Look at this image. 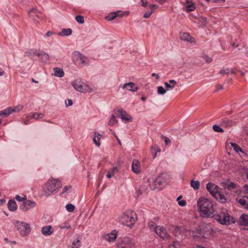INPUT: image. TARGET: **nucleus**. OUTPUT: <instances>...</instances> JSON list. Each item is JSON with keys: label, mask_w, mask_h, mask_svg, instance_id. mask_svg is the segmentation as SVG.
I'll list each match as a JSON object with an SVG mask.
<instances>
[{"label": "nucleus", "mask_w": 248, "mask_h": 248, "mask_svg": "<svg viewBox=\"0 0 248 248\" xmlns=\"http://www.w3.org/2000/svg\"><path fill=\"white\" fill-rule=\"evenodd\" d=\"M197 206L203 217H214L221 224L229 225L231 222H234L233 218L225 210H222L220 213L214 214L213 204L207 198L200 197L197 202Z\"/></svg>", "instance_id": "obj_1"}, {"label": "nucleus", "mask_w": 248, "mask_h": 248, "mask_svg": "<svg viewBox=\"0 0 248 248\" xmlns=\"http://www.w3.org/2000/svg\"><path fill=\"white\" fill-rule=\"evenodd\" d=\"M62 186V183L59 179L51 178L43 187L44 195L47 197L50 193Z\"/></svg>", "instance_id": "obj_2"}, {"label": "nucleus", "mask_w": 248, "mask_h": 248, "mask_svg": "<svg viewBox=\"0 0 248 248\" xmlns=\"http://www.w3.org/2000/svg\"><path fill=\"white\" fill-rule=\"evenodd\" d=\"M134 216L137 217L136 214L132 211L129 210L125 213H123L121 215V219L123 224L132 228L135 223Z\"/></svg>", "instance_id": "obj_3"}, {"label": "nucleus", "mask_w": 248, "mask_h": 248, "mask_svg": "<svg viewBox=\"0 0 248 248\" xmlns=\"http://www.w3.org/2000/svg\"><path fill=\"white\" fill-rule=\"evenodd\" d=\"M72 85L75 90L81 93H91L93 91L88 85L77 80L73 81Z\"/></svg>", "instance_id": "obj_4"}, {"label": "nucleus", "mask_w": 248, "mask_h": 248, "mask_svg": "<svg viewBox=\"0 0 248 248\" xmlns=\"http://www.w3.org/2000/svg\"><path fill=\"white\" fill-rule=\"evenodd\" d=\"M17 229L22 236L28 235L31 232V228L29 224L22 222L17 221L16 223Z\"/></svg>", "instance_id": "obj_5"}, {"label": "nucleus", "mask_w": 248, "mask_h": 248, "mask_svg": "<svg viewBox=\"0 0 248 248\" xmlns=\"http://www.w3.org/2000/svg\"><path fill=\"white\" fill-rule=\"evenodd\" d=\"M189 234L192 235L194 238H203L204 237V232L202 230V228L198 226L195 230H191L189 231Z\"/></svg>", "instance_id": "obj_6"}, {"label": "nucleus", "mask_w": 248, "mask_h": 248, "mask_svg": "<svg viewBox=\"0 0 248 248\" xmlns=\"http://www.w3.org/2000/svg\"><path fill=\"white\" fill-rule=\"evenodd\" d=\"M117 116L121 117V119L123 120L128 121L131 122L132 121V117L127 114L126 112L123 109H119L116 112Z\"/></svg>", "instance_id": "obj_7"}, {"label": "nucleus", "mask_w": 248, "mask_h": 248, "mask_svg": "<svg viewBox=\"0 0 248 248\" xmlns=\"http://www.w3.org/2000/svg\"><path fill=\"white\" fill-rule=\"evenodd\" d=\"M184 232V229L178 226L175 227L173 230V233L175 236L177 237L179 240H183L185 237V235L183 234Z\"/></svg>", "instance_id": "obj_8"}, {"label": "nucleus", "mask_w": 248, "mask_h": 248, "mask_svg": "<svg viewBox=\"0 0 248 248\" xmlns=\"http://www.w3.org/2000/svg\"><path fill=\"white\" fill-rule=\"evenodd\" d=\"M134 246V242L132 240L128 237H125L123 240L120 248H133Z\"/></svg>", "instance_id": "obj_9"}, {"label": "nucleus", "mask_w": 248, "mask_h": 248, "mask_svg": "<svg viewBox=\"0 0 248 248\" xmlns=\"http://www.w3.org/2000/svg\"><path fill=\"white\" fill-rule=\"evenodd\" d=\"M206 188L213 196L218 191V187L212 183H208L206 185Z\"/></svg>", "instance_id": "obj_10"}, {"label": "nucleus", "mask_w": 248, "mask_h": 248, "mask_svg": "<svg viewBox=\"0 0 248 248\" xmlns=\"http://www.w3.org/2000/svg\"><path fill=\"white\" fill-rule=\"evenodd\" d=\"M221 185H222V186L224 187L225 189H228L230 190L235 189L236 187V185L235 184L230 181L228 179L222 182L221 183Z\"/></svg>", "instance_id": "obj_11"}, {"label": "nucleus", "mask_w": 248, "mask_h": 248, "mask_svg": "<svg viewBox=\"0 0 248 248\" xmlns=\"http://www.w3.org/2000/svg\"><path fill=\"white\" fill-rule=\"evenodd\" d=\"M155 231L156 233L161 237L165 238L168 235L166 229L163 227H156Z\"/></svg>", "instance_id": "obj_12"}, {"label": "nucleus", "mask_w": 248, "mask_h": 248, "mask_svg": "<svg viewBox=\"0 0 248 248\" xmlns=\"http://www.w3.org/2000/svg\"><path fill=\"white\" fill-rule=\"evenodd\" d=\"M73 55L75 58H76L78 60L81 61V63L83 64H87L88 62L87 61V58L83 54L80 53L78 51H75Z\"/></svg>", "instance_id": "obj_13"}, {"label": "nucleus", "mask_w": 248, "mask_h": 248, "mask_svg": "<svg viewBox=\"0 0 248 248\" xmlns=\"http://www.w3.org/2000/svg\"><path fill=\"white\" fill-rule=\"evenodd\" d=\"M117 237V232L115 230L113 231L110 233L106 235L105 238L108 242L114 241Z\"/></svg>", "instance_id": "obj_14"}, {"label": "nucleus", "mask_w": 248, "mask_h": 248, "mask_svg": "<svg viewBox=\"0 0 248 248\" xmlns=\"http://www.w3.org/2000/svg\"><path fill=\"white\" fill-rule=\"evenodd\" d=\"M127 88V89L129 91L132 92H136L138 90V87L136 86L134 82H130L128 83H125L123 87V89L125 88Z\"/></svg>", "instance_id": "obj_15"}, {"label": "nucleus", "mask_w": 248, "mask_h": 248, "mask_svg": "<svg viewBox=\"0 0 248 248\" xmlns=\"http://www.w3.org/2000/svg\"><path fill=\"white\" fill-rule=\"evenodd\" d=\"M53 232V230L51 226H46L42 229V233L45 235H49Z\"/></svg>", "instance_id": "obj_16"}, {"label": "nucleus", "mask_w": 248, "mask_h": 248, "mask_svg": "<svg viewBox=\"0 0 248 248\" xmlns=\"http://www.w3.org/2000/svg\"><path fill=\"white\" fill-rule=\"evenodd\" d=\"M36 56L40 57H41V60L44 62H46L49 60V56L48 54L42 51L40 53H37Z\"/></svg>", "instance_id": "obj_17"}, {"label": "nucleus", "mask_w": 248, "mask_h": 248, "mask_svg": "<svg viewBox=\"0 0 248 248\" xmlns=\"http://www.w3.org/2000/svg\"><path fill=\"white\" fill-rule=\"evenodd\" d=\"M195 5L194 2L189 0H186V11L190 12L194 10L195 9Z\"/></svg>", "instance_id": "obj_18"}, {"label": "nucleus", "mask_w": 248, "mask_h": 248, "mask_svg": "<svg viewBox=\"0 0 248 248\" xmlns=\"http://www.w3.org/2000/svg\"><path fill=\"white\" fill-rule=\"evenodd\" d=\"M54 75L56 77L62 78L64 76V73L63 69L59 67H55L53 68Z\"/></svg>", "instance_id": "obj_19"}, {"label": "nucleus", "mask_w": 248, "mask_h": 248, "mask_svg": "<svg viewBox=\"0 0 248 248\" xmlns=\"http://www.w3.org/2000/svg\"><path fill=\"white\" fill-rule=\"evenodd\" d=\"M167 175V173H161V175H159L155 178V180L154 181V182L155 183L156 185L158 184V185H161L164 182V177H166Z\"/></svg>", "instance_id": "obj_20"}, {"label": "nucleus", "mask_w": 248, "mask_h": 248, "mask_svg": "<svg viewBox=\"0 0 248 248\" xmlns=\"http://www.w3.org/2000/svg\"><path fill=\"white\" fill-rule=\"evenodd\" d=\"M213 197L221 203H225L226 202V199L225 196L221 194L218 191L215 194Z\"/></svg>", "instance_id": "obj_21"}, {"label": "nucleus", "mask_w": 248, "mask_h": 248, "mask_svg": "<svg viewBox=\"0 0 248 248\" xmlns=\"http://www.w3.org/2000/svg\"><path fill=\"white\" fill-rule=\"evenodd\" d=\"M240 223L241 225L248 227V215L243 214L240 218Z\"/></svg>", "instance_id": "obj_22"}, {"label": "nucleus", "mask_w": 248, "mask_h": 248, "mask_svg": "<svg viewBox=\"0 0 248 248\" xmlns=\"http://www.w3.org/2000/svg\"><path fill=\"white\" fill-rule=\"evenodd\" d=\"M8 207L9 209L12 211H14L16 210V204L14 200H11L9 201L8 203Z\"/></svg>", "instance_id": "obj_23"}, {"label": "nucleus", "mask_w": 248, "mask_h": 248, "mask_svg": "<svg viewBox=\"0 0 248 248\" xmlns=\"http://www.w3.org/2000/svg\"><path fill=\"white\" fill-rule=\"evenodd\" d=\"M140 163L137 159L133 160L132 164V170H139L140 169Z\"/></svg>", "instance_id": "obj_24"}, {"label": "nucleus", "mask_w": 248, "mask_h": 248, "mask_svg": "<svg viewBox=\"0 0 248 248\" xmlns=\"http://www.w3.org/2000/svg\"><path fill=\"white\" fill-rule=\"evenodd\" d=\"M120 12L119 11H116L115 12L111 13L108 14V16H106V19L108 21H111L114 19L117 16H118V13Z\"/></svg>", "instance_id": "obj_25"}, {"label": "nucleus", "mask_w": 248, "mask_h": 248, "mask_svg": "<svg viewBox=\"0 0 248 248\" xmlns=\"http://www.w3.org/2000/svg\"><path fill=\"white\" fill-rule=\"evenodd\" d=\"M100 138L101 135L100 134L96 132H94V137L93 139V141L94 144L97 146H99L100 145L99 140Z\"/></svg>", "instance_id": "obj_26"}, {"label": "nucleus", "mask_w": 248, "mask_h": 248, "mask_svg": "<svg viewBox=\"0 0 248 248\" xmlns=\"http://www.w3.org/2000/svg\"><path fill=\"white\" fill-rule=\"evenodd\" d=\"M12 113L11 108L9 107L3 110L0 111V116L7 117Z\"/></svg>", "instance_id": "obj_27"}, {"label": "nucleus", "mask_w": 248, "mask_h": 248, "mask_svg": "<svg viewBox=\"0 0 248 248\" xmlns=\"http://www.w3.org/2000/svg\"><path fill=\"white\" fill-rule=\"evenodd\" d=\"M190 186L195 190H198L200 188V183L199 181L191 180Z\"/></svg>", "instance_id": "obj_28"}, {"label": "nucleus", "mask_w": 248, "mask_h": 248, "mask_svg": "<svg viewBox=\"0 0 248 248\" xmlns=\"http://www.w3.org/2000/svg\"><path fill=\"white\" fill-rule=\"evenodd\" d=\"M72 33V30L71 29H64L62 31L59 33V35L62 36H68Z\"/></svg>", "instance_id": "obj_29"}, {"label": "nucleus", "mask_w": 248, "mask_h": 248, "mask_svg": "<svg viewBox=\"0 0 248 248\" xmlns=\"http://www.w3.org/2000/svg\"><path fill=\"white\" fill-rule=\"evenodd\" d=\"M117 122V120H116L115 116H114V115L112 114L111 115L110 119L109 120V121L108 123V125H109L110 126H112Z\"/></svg>", "instance_id": "obj_30"}, {"label": "nucleus", "mask_w": 248, "mask_h": 248, "mask_svg": "<svg viewBox=\"0 0 248 248\" xmlns=\"http://www.w3.org/2000/svg\"><path fill=\"white\" fill-rule=\"evenodd\" d=\"M66 209L68 212H72L75 210V206L72 204L69 203L67 204L65 206Z\"/></svg>", "instance_id": "obj_31"}, {"label": "nucleus", "mask_w": 248, "mask_h": 248, "mask_svg": "<svg viewBox=\"0 0 248 248\" xmlns=\"http://www.w3.org/2000/svg\"><path fill=\"white\" fill-rule=\"evenodd\" d=\"M232 146L233 148V149L237 153L241 152H242V149L236 144L233 143H231Z\"/></svg>", "instance_id": "obj_32"}, {"label": "nucleus", "mask_w": 248, "mask_h": 248, "mask_svg": "<svg viewBox=\"0 0 248 248\" xmlns=\"http://www.w3.org/2000/svg\"><path fill=\"white\" fill-rule=\"evenodd\" d=\"M23 108V106L19 105L13 108H11V111L12 112H18L19 111L21 110Z\"/></svg>", "instance_id": "obj_33"}, {"label": "nucleus", "mask_w": 248, "mask_h": 248, "mask_svg": "<svg viewBox=\"0 0 248 248\" xmlns=\"http://www.w3.org/2000/svg\"><path fill=\"white\" fill-rule=\"evenodd\" d=\"M230 72V69L229 68H226V69H221L219 72V74L223 76L224 75H229Z\"/></svg>", "instance_id": "obj_34"}, {"label": "nucleus", "mask_w": 248, "mask_h": 248, "mask_svg": "<svg viewBox=\"0 0 248 248\" xmlns=\"http://www.w3.org/2000/svg\"><path fill=\"white\" fill-rule=\"evenodd\" d=\"M213 130L217 132H221L222 133L224 132L223 129L221 128L217 124H215L213 126Z\"/></svg>", "instance_id": "obj_35"}, {"label": "nucleus", "mask_w": 248, "mask_h": 248, "mask_svg": "<svg viewBox=\"0 0 248 248\" xmlns=\"http://www.w3.org/2000/svg\"><path fill=\"white\" fill-rule=\"evenodd\" d=\"M76 21L80 24H82L84 22V17L82 16L78 15L75 18Z\"/></svg>", "instance_id": "obj_36"}, {"label": "nucleus", "mask_w": 248, "mask_h": 248, "mask_svg": "<svg viewBox=\"0 0 248 248\" xmlns=\"http://www.w3.org/2000/svg\"><path fill=\"white\" fill-rule=\"evenodd\" d=\"M37 12V10L35 9H32L31 10H30L29 12V16L30 17H33V20H34V22H36L37 23H39V21L38 20H37V19H35L34 17H33V16L32 15L31 13H36Z\"/></svg>", "instance_id": "obj_37"}, {"label": "nucleus", "mask_w": 248, "mask_h": 248, "mask_svg": "<svg viewBox=\"0 0 248 248\" xmlns=\"http://www.w3.org/2000/svg\"><path fill=\"white\" fill-rule=\"evenodd\" d=\"M24 202L26 204L27 207H29V208L34 207L35 204V203L34 202L30 200H28Z\"/></svg>", "instance_id": "obj_38"}, {"label": "nucleus", "mask_w": 248, "mask_h": 248, "mask_svg": "<svg viewBox=\"0 0 248 248\" xmlns=\"http://www.w3.org/2000/svg\"><path fill=\"white\" fill-rule=\"evenodd\" d=\"M157 93L158 94L162 95L166 93V90L162 86H159L157 88Z\"/></svg>", "instance_id": "obj_39"}, {"label": "nucleus", "mask_w": 248, "mask_h": 248, "mask_svg": "<svg viewBox=\"0 0 248 248\" xmlns=\"http://www.w3.org/2000/svg\"><path fill=\"white\" fill-rule=\"evenodd\" d=\"M233 124V122L230 120L224 121L222 122V124L226 126H231Z\"/></svg>", "instance_id": "obj_40"}, {"label": "nucleus", "mask_w": 248, "mask_h": 248, "mask_svg": "<svg viewBox=\"0 0 248 248\" xmlns=\"http://www.w3.org/2000/svg\"><path fill=\"white\" fill-rule=\"evenodd\" d=\"M148 226L150 228V229H153L155 231V228L156 227H157L156 226V224L153 221H150L148 222Z\"/></svg>", "instance_id": "obj_41"}, {"label": "nucleus", "mask_w": 248, "mask_h": 248, "mask_svg": "<svg viewBox=\"0 0 248 248\" xmlns=\"http://www.w3.org/2000/svg\"><path fill=\"white\" fill-rule=\"evenodd\" d=\"M43 117V114L42 113H34L32 114V117L35 119H38L39 118H42Z\"/></svg>", "instance_id": "obj_42"}, {"label": "nucleus", "mask_w": 248, "mask_h": 248, "mask_svg": "<svg viewBox=\"0 0 248 248\" xmlns=\"http://www.w3.org/2000/svg\"><path fill=\"white\" fill-rule=\"evenodd\" d=\"M182 38L185 40H186L187 41H189V38H190V36L189 33L185 32L183 34Z\"/></svg>", "instance_id": "obj_43"}, {"label": "nucleus", "mask_w": 248, "mask_h": 248, "mask_svg": "<svg viewBox=\"0 0 248 248\" xmlns=\"http://www.w3.org/2000/svg\"><path fill=\"white\" fill-rule=\"evenodd\" d=\"M161 138L162 139H164L165 142V143H166V144L167 145H168L169 144H170V142H171L170 140L169 139V138H167V137H165V136H164L163 135H162L161 136Z\"/></svg>", "instance_id": "obj_44"}, {"label": "nucleus", "mask_w": 248, "mask_h": 248, "mask_svg": "<svg viewBox=\"0 0 248 248\" xmlns=\"http://www.w3.org/2000/svg\"><path fill=\"white\" fill-rule=\"evenodd\" d=\"M16 199L18 201H24L25 200H26V196H24V197H20V196H19L18 195H17L16 196Z\"/></svg>", "instance_id": "obj_45"}, {"label": "nucleus", "mask_w": 248, "mask_h": 248, "mask_svg": "<svg viewBox=\"0 0 248 248\" xmlns=\"http://www.w3.org/2000/svg\"><path fill=\"white\" fill-rule=\"evenodd\" d=\"M179 240L178 239L176 241H174L173 242V246L175 248H179L180 244H179Z\"/></svg>", "instance_id": "obj_46"}, {"label": "nucleus", "mask_w": 248, "mask_h": 248, "mask_svg": "<svg viewBox=\"0 0 248 248\" xmlns=\"http://www.w3.org/2000/svg\"><path fill=\"white\" fill-rule=\"evenodd\" d=\"M238 202L242 205L243 206H246L247 205V202L246 201V200L245 199H240V200H239L238 201Z\"/></svg>", "instance_id": "obj_47"}, {"label": "nucleus", "mask_w": 248, "mask_h": 248, "mask_svg": "<svg viewBox=\"0 0 248 248\" xmlns=\"http://www.w3.org/2000/svg\"><path fill=\"white\" fill-rule=\"evenodd\" d=\"M215 87H216V90L215 91V93H217V92L219 90H222L223 89V86L222 85H220V84H217L215 86Z\"/></svg>", "instance_id": "obj_48"}, {"label": "nucleus", "mask_w": 248, "mask_h": 248, "mask_svg": "<svg viewBox=\"0 0 248 248\" xmlns=\"http://www.w3.org/2000/svg\"><path fill=\"white\" fill-rule=\"evenodd\" d=\"M154 12L152 11H148L147 12H146L144 15H143V17L144 18H147L148 17H149L150 16L152 15V14Z\"/></svg>", "instance_id": "obj_49"}, {"label": "nucleus", "mask_w": 248, "mask_h": 248, "mask_svg": "<svg viewBox=\"0 0 248 248\" xmlns=\"http://www.w3.org/2000/svg\"><path fill=\"white\" fill-rule=\"evenodd\" d=\"M203 58L207 63H210L212 61V59L207 55L204 56Z\"/></svg>", "instance_id": "obj_50"}, {"label": "nucleus", "mask_w": 248, "mask_h": 248, "mask_svg": "<svg viewBox=\"0 0 248 248\" xmlns=\"http://www.w3.org/2000/svg\"><path fill=\"white\" fill-rule=\"evenodd\" d=\"M114 172L115 171H108L107 174V177L108 178H110L112 176H114Z\"/></svg>", "instance_id": "obj_51"}, {"label": "nucleus", "mask_w": 248, "mask_h": 248, "mask_svg": "<svg viewBox=\"0 0 248 248\" xmlns=\"http://www.w3.org/2000/svg\"><path fill=\"white\" fill-rule=\"evenodd\" d=\"M21 208L22 209V210L25 211L29 209V207H27V206L26 205L24 202H23V204L21 206Z\"/></svg>", "instance_id": "obj_52"}, {"label": "nucleus", "mask_w": 248, "mask_h": 248, "mask_svg": "<svg viewBox=\"0 0 248 248\" xmlns=\"http://www.w3.org/2000/svg\"><path fill=\"white\" fill-rule=\"evenodd\" d=\"M178 204L181 206H184L186 204V202L185 200H182L178 202Z\"/></svg>", "instance_id": "obj_53"}, {"label": "nucleus", "mask_w": 248, "mask_h": 248, "mask_svg": "<svg viewBox=\"0 0 248 248\" xmlns=\"http://www.w3.org/2000/svg\"><path fill=\"white\" fill-rule=\"evenodd\" d=\"M164 85H165L166 87L167 88L172 89L174 87L173 85H171L170 84L167 82H165L164 83Z\"/></svg>", "instance_id": "obj_54"}, {"label": "nucleus", "mask_w": 248, "mask_h": 248, "mask_svg": "<svg viewBox=\"0 0 248 248\" xmlns=\"http://www.w3.org/2000/svg\"><path fill=\"white\" fill-rule=\"evenodd\" d=\"M72 188L71 186H65L63 189V192L62 193H64V192H67L68 190H69L70 189H71Z\"/></svg>", "instance_id": "obj_55"}, {"label": "nucleus", "mask_w": 248, "mask_h": 248, "mask_svg": "<svg viewBox=\"0 0 248 248\" xmlns=\"http://www.w3.org/2000/svg\"><path fill=\"white\" fill-rule=\"evenodd\" d=\"M157 7V5H155V4L151 5L150 6V10L154 12V8H156Z\"/></svg>", "instance_id": "obj_56"}, {"label": "nucleus", "mask_w": 248, "mask_h": 248, "mask_svg": "<svg viewBox=\"0 0 248 248\" xmlns=\"http://www.w3.org/2000/svg\"><path fill=\"white\" fill-rule=\"evenodd\" d=\"M67 102H68L67 103L66 102H65L66 105L67 106H70L73 104V102H72V101L71 99H68Z\"/></svg>", "instance_id": "obj_57"}, {"label": "nucleus", "mask_w": 248, "mask_h": 248, "mask_svg": "<svg viewBox=\"0 0 248 248\" xmlns=\"http://www.w3.org/2000/svg\"><path fill=\"white\" fill-rule=\"evenodd\" d=\"M140 1L141 2V5L143 7H145L147 3V1L146 0H140Z\"/></svg>", "instance_id": "obj_58"}, {"label": "nucleus", "mask_w": 248, "mask_h": 248, "mask_svg": "<svg viewBox=\"0 0 248 248\" xmlns=\"http://www.w3.org/2000/svg\"><path fill=\"white\" fill-rule=\"evenodd\" d=\"M54 33L53 32H52V31H48L46 34V35L47 36V37H49L51 35L54 34Z\"/></svg>", "instance_id": "obj_59"}, {"label": "nucleus", "mask_w": 248, "mask_h": 248, "mask_svg": "<svg viewBox=\"0 0 248 248\" xmlns=\"http://www.w3.org/2000/svg\"><path fill=\"white\" fill-rule=\"evenodd\" d=\"M169 82L171 84H172L173 85H175L176 84V82L175 80H173V79H170L169 80Z\"/></svg>", "instance_id": "obj_60"}, {"label": "nucleus", "mask_w": 248, "mask_h": 248, "mask_svg": "<svg viewBox=\"0 0 248 248\" xmlns=\"http://www.w3.org/2000/svg\"><path fill=\"white\" fill-rule=\"evenodd\" d=\"M152 77H155V78L157 79H158L159 78V76L157 74H156L155 73H154L152 74Z\"/></svg>", "instance_id": "obj_61"}, {"label": "nucleus", "mask_w": 248, "mask_h": 248, "mask_svg": "<svg viewBox=\"0 0 248 248\" xmlns=\"http://www.w3.org/2000/svg\"><path fill=\"white\" fill-rule=\"evenodd\" d=\"M244 187L245 188V192L248 193V186L247 185H246L244 186Z\"/></svg>", "instance_id": "obj_62"}, {"label": "nucleus", "mask_w": 248, "mask_h": 248, "mask_svg": "<svg viewBox=\"0 0 248 248\" xmlns=\"http://www.w3.org/2000/svg\"><path fill=\"white\" fill-rule=\"evenodd\" d=\"M5 202V201L4 199L0 200V206Z\"/></svg>", "instance_id": "obj_63"}, {"label": "nucleus", "mask_w": 248, "mask_h": 248, "mask_svg": "<svg viewBox=\"0 0 248 248\" xmlns=\"http://www.w3.org/2000/svg\"><path fill=\"white\" fill-rule=\"evenodd\" d=\"M202 19L203 20V21L202 22V24H206V18H202Z\"/></svg>", "instance_id": "obj_64"}]
</instances>
